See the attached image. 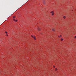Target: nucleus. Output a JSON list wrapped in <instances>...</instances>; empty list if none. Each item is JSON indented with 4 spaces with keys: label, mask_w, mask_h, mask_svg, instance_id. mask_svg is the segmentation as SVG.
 Masks as SVG:
<instances>
[{
    "label": "nucleus",
    "mask_w": 76,
    "mask_h": 76,
    "mask_svg": "<svg viewBox=\"0 0 76 76\" xmlns=\"http://www.w3.org/2000/svg\"><path fill=\"white\" fill-rule=\"evenodd\" d=\"M31 37H32V38H34V39H35V36H33L32 35H31Z\"/></svg>",
    "instance_id": "1"
},
{
    "label": "nucleus",
    "mask_w": 76,
    "mask_h": 76,
    "mask_svg": "<svg viewBox=\"0 0 76 76\" xmlns=\"http://www.w3.org/2000/svg\"><path fill=\"white\" fill-rule=\"evenodd\" d=\"M52 31H55V28H53Z\"/></svg>",
    "instance_id": "2"
},
{
    "label": "nucleus",
    "mask_w": 76,
    "mask_h": 76,
    "mask_svg": "<svg viewBox=\"0 0 76 76\" xmlns=\"http://www.w3.org/2000/svg\"><path fill=\"white\" fill-rule=\"evenodd\" d=\"M66 18V17L65 16H64L63 17V18H64V19H65V18Z\"/></svg>",
    "instance_id": "3"
},
{
    "label": "nucleus",
    "mask_w": 76,
    "mask_h": 76,
    "mask_svg": "<svg viewBox=\"0 0 76 76\" xmlns=\"http://www.w3.org/2000/svg\"><path fill=\"white\" fill-rule=\"evenodd\" d=\"M60 37H61V35H60V36H58V37H59V38H60Z\"/></svg>",
    "instance_id": "4"
},
{
    "label": "nucleus",
    "mask_w": 76,
    "mask_h": 76,
    "mask_svg": "<svg viewBox=\"0 0 76 76\" xmlns=\"http://www.w3.org/2000/svg\"><path fill=\"white\" fill-rule=\"evenodd\" d=\"M51 13H53V11H52L50 12Z\"/></svg>",
    "instance_id": "5"
},
{
    "label": "nucleus",
    "mask_w": 76,
    "mask_h": 76,
    "mask_svg": "<svg viewBox=\"0 0 76 76\" xmlns=\"http://www.w3.org/2000/svg\"><path fill=\"white\" fill-rule=\"evenodd\" d=\"M52 15L53 16V15H54V13H53Z\"/></svg>",
    "instance_id": "6"
},
{
    "label": "nucleus",
    "mask_w": 76,
    "mask_h": 76,
    "mask_svg": "<svg viewBox=\"0 0 76 76\" xmlns=\"http://www.w3.org/2000/svg\"><path fill=\"white\" fill-rule=\"evenodd\" d=\"M5 33H6V34H7V32L6 31V32H5Z\"/></svg>",
    "instance_id": "7"
},
{
    "label": "nucleus",
    "mask_w": 76,
    "mask_h": 76,
    "mask_svg": "<svg viewBox=\"0 0 76 76\" xmlns=\"http://www.w3.org/2000/svg\"><path fill=\"white\" fill-rule=\"evenodd\" d=\"M63 39H61V41H63Z\"/></svg>",
    "instance_id": "8"
},
{
    "label": "nucleus",
    "mask_w": 76,
    "mask_h": 76,
    "mask_svg": "<svg viewBox=\"0 0 76 76\" xmlns=\"http://www.w3.org/2000/svg\"><path fill=\"white\" fill-rule=\"evenodd\" d=\"M15 18V17L14 16V17H13V18Z\"/></svg>",
    "instance_id": "9"
},
{
    "label": "nucleus",
    "mask_w": 76,
    "mask_h": 76,
    "mask_svg": "<svg viewBox=\"0 0 76 76\" xmlns=\"http://www.w3.org/2000/svg\"><path fill=\"white\" fill-rule=\"evenodd\" d=\"M15 22H17V20H15Z\"/></svg>",
    "instance_id": "10"
},
{
    "label": "nucleus",
    "mask_w": 76,
    "mask_h": 76,
    "mask_svg": "<svg viewBox=\"0 0 76 76\" xmlns=\"http://www.w3.org/2000/svg\"><path fill=\"white\" fill-rule=\"evenodd\" d=\"M75 38H76V36L75 37Z\"/></svg>",
    "instance_id": "11"
},
{
    "label": "nucleus",
    "mask_w": 76,
    "mask_h": 76,
    "mask_svg": "<svg viewBox=\"0 0 76 76\" xmlns=\"http://www.w3.org/2000/svg\"><path fill=\"white\" fill-rule=\"evenodd\" d=\"M13 20H14V21L15 20V19H14Z\"/></svg>",
    "instance_id": "12"
},
{
    "label": "nucleus",
    "mask_w": 76,
    "mask_h": 76,
    "mask_svg": "<svg viewBox=\"0 0 76 76\" xmlns=\"http://www.w3.org/2000/svg\"><path fill=\"white\" fill-rule=\"evenodd\" d=\"M7 36L8 35L7 34Z\"/></svg>",
    "instance_id": "13"
},
{
    "label": "nucleus",
    "mask_w": 76,
    "mask_h": 76,
    "mask_svg": "<svg viewBox=\"0 0 76 76\" xmlns=\"http://www.w3.org/2000/svg\"><path fill=\"white\" fill-rule=\"evenodd\" d=\"M54 67H55V66H54Z\"/></svg>",
    "instance_id": "14"
},
{
    "label": "nucleus",
    "mask_w": 76,
    "mask_h": 76,
    "mask_svg": "<svg viewBox=\"0 0 76 76\" xmlns=\"http://www.w3.org/2000/svg\"><path fill=\"white\" fill-rule=\"evenodd\" d=\"M56 69H57V68Z\"/></svg>",
    "instance_id": "15"
}]
</instances>
